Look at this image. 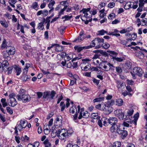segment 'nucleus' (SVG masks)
Masks as SVG:
<instances>
[{"mask_svg": "<svg viewBox=\"0 0 147 147\" xmlns=\"http://www.w3.org/2000/svg\"><path fill=\"white\" fill-rule=\"evenodd\" d=\"M9 64L7 60H4L2 63L0 62V71H2L5 69V67H6L9 65Z\"/></svg>", "mask_w": 147, "mask_h": 147, "instance_id": "nucleus-12", "label": "nucleus"}, {"mask_svg": "<svg viewBox=\"0 0 147 147\" xmlns=\"http://www.w3.org/2000/svg\"><path fill=\"white\" fill-rule=\"evenodd\" d=\"M115 17V15L114 13H112L109 14L108 16L109 19L111 20L113 18H114Z\"/></svg>", "mask_w": 147, "mask_h": 147, "instance_id": "nucleus-46", "label": "nucleus"}, {"mask_svg": "<svg viewBox=\"0 0 147 147\" xmlns=\"http://www.w3.org/2000/svg\"><path fill=\"white\" fill-rule=\"evenodd\" d=\"M15 69L16 71V75H19L21 72V68L16 67L15 68Z\"/></svg>", "mask_w": 147, "mask_h": 147, "instance_id": "nucleus-48", "label": "nucleus"}, {"mask_svg": "<svg viewBox=\"0 0 147 147\" xmlns=\"http://www.w3.org/2000/svg\"><path fill=\"white\" fill-rule=\"evenodd\" d=\"M115 5V3L114 2L110 3L108 4V7L110 8H112Z\"/></svg>", "mask_w": 147, "mask_h": 147, "instance_id": "nucleus-60", "label": "nucleus"}, {"mask_svg": "<svg viewBox=\"0 0 147 147\" xmlns=\"http://www.w3.org/2000/svg\"><path fill=\"white\" fill-rule=\"evenodd\" d=\"M63 130V129H59L57 131H56L57 133V136L59 138V139H60L61 137V136L59 135V134L60 133H61Z\"/></svg>", "mask_w": 147, "mask_h": 147, "instance_id": "nucleus-59", "label": "nucleus"}, {"mask_svg": "<svg viewBox=\"0 0 147 147\" xmlns=\"http://www.w3.org/2000/svg\"><path fill=\"white\" fill-rule=\"evenodd\" d=\"M104 99V98L103 97H99L96 98L93 100V102L94 103H95V102H99L103 100Z\"/></svg>", "mask_w": 147, "mask_h": 147, "instance_id": "nucleus-31", "label": "nucleus"}, {"mask_svg": "<svg viewBox=\"0 0 147 147\" xmlns=\"http://www.w3.org/2000/svg\"><path fill=\"white\" fill-rule=\"evenodd\" d=\"M89 113H88V112L86 111L85 112L83 113V117L85 118H87L89 116Z\"/></svg>", "mask_w": 147, "mask_h": 147, "instance_id": "nucleus-51", "label": "nucleus"}, {"mask_svg": "<svg viewBox=\"0 0 147 147\" xmlns=\"http://www.w3.org/2000/svg\"><path fill=\"white\" fill-rule=\"evenodd\" d=\"M99 34L103 35L105 33H107V32L104 30H102L98 32Z\"/></svg>", "mask_w": 147, "mask_h": 147, "instance_id": "nucleus-53", "label": "nucleus"}, {"mask_svg": "<svg viewBox=\"0 0 147 147\" xmlns=\"http://www.w3.org/2000/svg\"><path fill=\"white\" fill-rule=\"evenodd\" d=\"M7 101L9 105L12 107H15L17 104V102L15 98L8 99Z\"/></svg>", "mask_w": 147, "mask_h": 147, "instance_id": "nucleus-13", "label": "nucleus"}, {"mask_svg": "<svg viewBox=\"0 0 147 147\" xmlns=\"http://www.w3.org/2000/svg\"><path fill=\"white\" fill-rule=\"evenodd\" d=\"M90 68L91 65L90 64H88V65H86L85 67L83 66V67L81 69L82 70L87 71L90 69Z\"/></svg>", "mask_w": 147, "mask_h": 147, "instance_id": "nucleus-35", "label": "nucleus"}, {"mask_svg": "<svg viewBox=\"0 0 147 147\" xmlns=\"http://www.w3.org/2000/svg\"><path fill=\"white\" fill-rule=\"evenodd\" d=\"M85 34H84V31H81L79 34V36L76 38L73 41L76 42H79L83 40L85 37Z\"/></svg>", "mask_w": 147, "mask_h": 147, "instance_id": "nucleus-7", "label": "nucleus"}, {"mask_svg": "<svg viewBox=\"0 0 147 147\" xmlns=\"http://www.w3.org/2000/svg\"><path fill=\"white\" fill-rule=\"evenodd\" d=\"M26 91L24 89H21L19 92V94L17 95V98L19 101L22 100L21 98L26 95Z\"/></svg>", "mask_w": 147, "mask_h": 147, "instance_id": "nucleus-8", "label": "nucleus"}, {"mask_svg": "<svg viewBox=\"0 0 147 147\" xmlns=\"http://www.w3.org/2000/svg\"><path fill=\"white\" fill-rule=\"evenodd\" d=\"M38 29L42 30L44 28V25L43 23H40L38 24Z\"/></svg>", "mask_w": 147, "mask_h": 147, "instance_id": "nucleus-45", "label": "nucleus"}, {"mask_svg": "<svg viewBox=\"0 0 147 147\" xmlns=\"http://www.w3.org/2000/svg\"><path fill=\"white\" fill-rule=\"evenodd\" d=\"M120 124L118 123L117 124L112 125L110 128V131L111 132L113 133H118V131L120 129Z\"/></svg>", "mask_w": 147, "mask_h": 147, "instance_id": "nucleus-6", "label": "nucleus"}, {"mask_svg": "<svg viewBox=\"0 0 147 147\" xmlns=\"http://www.w3.org/2000/svg\"><path fill=\"white\" fill-rule=\"evenodd\" d=\"M101 104H99L98 105H96L95 106V108L97 109H99L101 110H104V108H101Z\"/></svg>", "mask_w": 147, "mask_h": 147, "instance_id": "nucleus-56", "label": "nucleus"}, {"mask_svg": "<svg viewBox=\"0 0 147 147\" xmlns=\"http://www.w3.org/2000/svg\"><path fill=\"white\" fill-rule=\"evenodd\" d=\"M90 8L83 9L80 11V13H82L81 14V20L85 22L84 23L87 24L89 22L92 20L91 17L92 14L90 11Z\"/></svg>", "mask_w": 147, "mask_h": 147, "instance_id": "nucleus-1", "label": "nucleus"}, {"mask_svg": "<svg viewBox=\"0 0 147 147\" xmlns=\"http://www.w3.org/2000/svg\"><path fill=\"white\" fill-rule=\"evenodd\" d=\"M0 118L3 122H5V117L4 115H2L1 114H0Z\"/></svg>", "mask_w": 147, "mask_h": 147, "instance_id": "nucleus-61", "label": "nucleus"}, {"mask_svg": "<svg viewBox=\"0 0 147 147\" xmlns=\"http://www.w3.org/2000/svg\"><path fill=\"white\" fill-rule=\"evenodd\" d=\"M0 23L1 25L4 26L5 27L7 28L8 26V25L6 22L1 21H0Z\"/></svg>", "mask_w": 147, "mask_h": 147, "instance_id": "nucleus-52", "label": "nucleus"}, {"mask_svg": "<svg viewBox=\"0 0 147 147\" xmlns=\"http://www.w3.org/2000/svg\"><path fill=\"white\" fill-rule=\"evenodd\" d=\"M123 129H121V128L118 131V134H121V137L122 139H124L126 137L128 134V132L127 131L124 130V128H123Z\"/></svg>", "mask_w": 147, "mask_h": 147, "instance_id": "nucleus-11", "label": "nucleus"}, {"mask_svg": "<svg viewBox=\"0 0 147 147\" xmlns=\"http://www.w3.org/2000/svg\"><path fill=\"white\" fill-rule=\"evenodd\" d=\"M91 117L93 119H99L100 117L98 115L97 113H93L91 115Z\"/></svg>", "mask_w": 147, "mask_h": 147, "instance_id": "nucleus-23", "label": "nucleus"}, {"mask_svg": "<svg viewBox=\"0 0 147 147\" xmlns=\"http://www.w3.org/2000/svg\"><path fill=\"white\" fill-rule=\"evenodd\" d=\"M72 17V16H69L67 15H65L62 18V19H63L64 18H65V20H68L70 19Z\"/></svg>", "mask_w": 147, "mask_h": 147, "instance_id": "nucleus-50", "label": "nucleus"}, {"mask_svg": "<svg viewBox=\"0 0 147 147\" xmlns=\"http://www.w3.org/2000/svg\"><path fill=\"white\" fill-rule=\"evenodd\" d=\"M121 143L120 142L117 141L114 142L113 144V147H120Z\"/></svg>", "mask_w": 147, "mask_h": 147, "instance_id": "nucleus-34", "label": "nucleus"}, {"mask_svg": "<svg viewBox=\"0 0 147 147\" xmlns=\"http://www.w3.org/2000/svg\"><path fill=\"white\" fill-rule=\"evenodd\" d=\"M30 76L26 75H23L22 77V80L24 81H26L29 80L30 79Z\"/></svg>", "mask_w": 147, "mask_h": 147, "instance_id": "nucleus-21", "label": "nucleus"}, {"mask_svg": "<svg viewBox=\"0 0 147 147\" xmlns=\"http://www.w3.org/2000/svg\"><path fill=\"white\" fill-rule=\"evenodd\" d=\"M134 110L132 109H130L127 112V116H130L133 114Z\"/></svg>", "mask_w": 147, "mask_h": 147, "instance_id": "nucleus-41", "label": "nucleus"}, {"mask_svg": "<svg viewBox=\"0 0 147 147\" xmlns=\"http://www.w3.org/2000/svg\"><path fill=\"white\" fill-rule=\"evenodd\" d=\"M62 123V118L61 116H57L56 119L55 123L57 124V125L59 127L61 126Z\"/></svg>", "mask_w": 147, "mask_h": 147, "instance_id": "nucleus-14", "label": "nucleus"}, {"mask_svg": "<svg viewBox=\"0 0 147 147\" xmlns=\"http://www.w3.org/2000/svg\"><path fill=\"white\" fill-rule=\"evenodd\" d=\"M109 63L107 61H102L100 63L102 69L104 70L107 71L110 69V67L109 66Z\"/></svg>", "mask_w": 147, "mask_h": 147, "instance_id": "nucleus-5", "label": "nucleus"}, {"mask_svg": "<svg viewBox=\"0 0 147 147\" xmlns=\"http://www.w3.org/2000/svg\"><path fill=\"white\" fill-rule=\"evenodd\" d=\"M114 113L115 116L121 120H123L125 119H127V116H124V113L122 112L121 109H116L114 111Z\"/></svg>", "mask_w": 147, "mask_h": 147, "instance_id": "nucleus-4", "label": "nucleus"}, {"mask_svg": "<svg viewBox=\"0 0 147 147\" xmlns=\"http://www.w3.org/2000/svg\"><path fill=\"white\" fill-rule=\"evenodd\" d=\"M133 72L134 73L131 72V74L134 79H135L136 75H137L140 77H141L142 76L143 71L142 69L140 67H134L133 69Z\"/></svg>", "mask_w": 147, "mask_h": 147, "instance_id": "nucleus-3", "label": "nucleus"}, {"mask_svg": "<svg viewBox=\"0 0 147 147\" xmlns=\"http://www.w3.org/2000/svg\"><path fill=\"white\" fill-rule=\"evenodd\" d=\"M136 55L140 59L143 58L144 57V54L141 52L137 53Z\"/></svg>", "mask_w": 147, "mask_h": 147, "instance_id": "nucleus-32", "label": "nucleus"}, {"mask_svg": "<svg viewBox=\"0 0 147 147\" xmlns=\"http://www.w3.org/2000/svg\"><path fill=\"white\" fill-rule=\"evenodd\" d=\"M104 40V39L102 38H96L92 40V43L90 45L86 46V48L90 49L96 46V48L99 49L102 45Z\"/></svg>", "mask_w": 147, "mask_h": 147, "instance_id": "nucleus-2", "label": "nucleus"}, {"mask_svg": "<svg viewBox=\"0 0 147 147\" xmlns=\"http://www.w3.org/2000/svg\"><path fill=\"white\" fill-rule=\"evenodd\" d=\"M108 122H109V124L112 125H114L117 124L118 119L115 117H110L109 119Z\"/></svg>", "mask_w": 147, "mask_h": 147, "instance_id": "nucleus-10", "label": "nucleus"}, {"mask_svg": "<svg viewBox=\"0 0 147 147\" xmlns=\"http://www.w3.org/2000/svg\"><path fill=\"white\" fill-rule=\"evenodd\" d=\"M7 46V44L6 42V40L4 39L1 45V48L3 49L5 48Z\"/></svg>", "mask_w": 147, "mask_h": 147, "instance_id": "nucleus-49", "label": "nucleus"}, {"mask_svg": "<svg viewBox=\"0 0 147 147\" xmlns=\"http://www.w3.org/2000/svg\"><path fill=\"white\" fill-rule=\"evenodd\" d=\"M38 5L37 2H35L33 3L31 7L34 9L35 10H37L38 9Z\"/></svg>", "mask_w": 147, "mask_h": 147, "instance_id": "nucleus-38", "label": "nucleus"}, {"mask_svg": "<svg viewBox=\"0 0 147 147\" xmlns=\"http://www.w3.org/2000/svg\"><path fill=\"white\" fill-rule=\"evenodd\" d=\"M119 31L116 29L114 30L113 31V36H114L118 37L120 36V34L118 33Z\"/></svg>", "mask_w": 147, "mask_h": 147, "instance_id": "nucleus-24", "label": "nucleus"}, {"mask_svg": "<svg viewBox=\"0 0 147 147\" xmlns=\"http://www.w3.org/2000/svg\"><path fill=\"white\" fill-rule=\"evenodd\" d=\"M60 107H61V111H63L65 109V105L63 101H61L60 103Z\"/></svg>", "mask_w": 147, "mask_h": 147, "instance_id": "nucleus-39", "label": "nucleus"}, {"mask_svg": "<svg viewBox=\"0 0 147 147\" xmlns=\"http://www.w3.org/2000/svg\"><path fill=\"white\" fill-rule=\"evenodd\" d=\"M42 14L44 16H46L48 14V11L46 10H45L44 11H42Z\"/></svg>", "mask_w": 147, "mask_h": 147, "instance_id": "nucleus-63", "label": "nucleus"}, {"mask_svg": "<svg viewBox=\"0 0 147 147\" xmlns=\"http://www.w3.org/2000/svg\"><path fill=\"white\" fill-rule=\"evenodd\" d=\"M56 94L55 92L54 91H52L50 93H49L50 99H53Z\"/></svg>", "mask_w": 147, "mask_h": 147, "instance_id": "nucleus-33", "label": "nucleus"}, {"mask_svg": "<svg viewBox=\"0 0 147 147\" xmlns=\"http://www.w3.org/2000/svg\"><path fill=\"white\" fill-rule=\"evenodd\" d=\"M44 98L46 99L47 100H50L49 92H45L43 97Z\"/></svg>", "mask_w": 147, "mask_h": 147, "instance_id": "nucleus-29", "label": "nucleus"}, {"mask_svg": "<svg viewBox=\"0 0 147 147\" xmlns=\"http://www.w3.org/2000/svg\"><path fill=\"white\" fill-rule=\"evenodd\" d=\"M113 59L119 62H121L123 61V60L122 58L119 57H114L113 58Z\"/></svg>", "mask_w": 147, "mask_h": 147, "instance_id": "nucleus-57", "label": "nucleus"}, {"mask_svg": "<svg viewBox=\"0 0 147 147\" xmlns=\"http://www.w3.org/2000/svg\"><path fill=\"white\" fill-rule=\"evenodd\" d=\"M6 110L7 112L10 115H12L13 113V111L12 109L9 107H6Z\"/></svg>", "mask_w": 147, "mask_h": 147, "instance_id": "nucleus-44", "label": "nucleus"}, {"mask_svg": "<svg viewBox=\"0 0 147 147\" xmlns=\"http://www.w3.org/2000/svg\"><path fill=\"white\" fill-rule=\"evenodd\" d=\"M110 46V45L107 43H104L103 42L102 45V47L105 49H108Z\"/></svg>", "mask_w": 147, "mask_h": 147, "instance_id": "nucleus-47", "label": "nucleus"}, {"mask_svg": "<svg viewBox=\"0 0 147 147\" xmlns=\"http://www.w3.org/2000/svg\"><path fill=\"white\" fill-rule=\"evenodd\" d=\"M3 107H5L8 105V103L6 102V99L2 98L1 100Z\"/></svg>", "mask_w": 147, "mask_h": 147, "instance_id": "nucleus-28", "label": "nucleus"}, {"mask_svg": "<svg viewBox=\"0 0 147 147\" xmlns=\"http://www.w3.org/2000/svg\"><path fill=\"white\" fill-rule=\"evenodd\" d=\"M6 51L9 55H14L15 52L16 50L15 48L11 46H7L6 47Z\"/></svg>", "mask_w": 147, "mask_h": 147, "instance_id": "nucleus-9", "label": "nucleus"}, {"mask_svg": "<svg viewBox=\"0 0 147 147\" xmlns=\"http://www.w3.org/2000/svg\"><path fill=\"white\" fill-rule=\"evenodd\" d=\"M20 124L22 126H24V128H25L27 125V122L26 121H23L22 120L20 121Z\"/></svg>", "mask_w": 147, "mask_h": 147, "instance_id": "nucleus-40", "label": "nucleus"}, {"mask_svg": "<svg viewBox=\"0 0 147 147\" xmlns=\"http://www.w3.org/2000/svg\"><path fill=\"white\" fill-rule=\"evenodd\" d=\"M45 147H51V144L48 142L47 139H46L44 142Z\"/></svg>", "mask_w": 147, "mask_h": 147, "instance_id": "nucleus-37", "label": "nucleus"}, {"mask_svg": "<svg viewBox=\"0 0 147 147\" xmlns=\"http://www.w3.org/2000/svg\"><path fill=\"white\" fill-rule=\"evenodd\" d=\"M55 2L54 1H53L51 3H49L48 5V7L50 9H51L49 11V13H50L51 12L53 11L54 10V8L53 7V6L55 4Z\"/></svg>", "mask_w": 147, "mask_h": 147, "instance_id": "nucleus-20", "label": "nucleus"}, {"mask_svg": "<svg viewBox=\"0 0 147 147\" xmlns=\"http://www.w3.org/2000/svg\"><path fill=\"white\" fill-rule=\"evenodd\" d=\"M86 47H80L79 46H75L74 48L75 50H76L78 52H80L82 51L83 49H87L86 48Z\"/></svg>", "mask_w": 147, "mask_h": 147, "instance_id": "nucleus-26", "label": "nucleus"}, {"mask_svg": "<svg viewBox=\"0 0 147 147\" xmlns=\"http://www.w3.org/2000/svg\"><path fill=\"white\" fill-rule=\"evenodd\" d=\"M82 62L81 63L80 66H81V68H82L83 67V66H84L85 65L89 64L88 63V62L90 61V60L89 59L86 58L82 59Z\"/></svg>", "mask_w": 147, "mask_h": 147, "instance_id": "nucleus-15", "label": "nucleus"}, {"mask_svg": "<svg viewBox=\"0 0 147 147\" xmlns=\"http://www.w3.org/2000/svg\"><path fill=\"white\" fill-rule=\"evenodd\" d=\"M139 7H143L144 5V0H139Z\"/></svg>", "mask_w": 147, "mask_h": 147, "instance_id": "nucleus-54", "label": "nucleus"}, {"mask_svg": "<svg viewBox=\"0 0 147 147\" xmlns=\"http://www.w3.org/2000/svg\"><path fill=\"white\" fill-rule=\"evenodd\" d=\"M76 107L77 105H73L71 107H70L69 109L70 112L72 113V114H74V113L75 111L76 112H78Z\"/></svg>", "mask_w": 147, "mask_h": 147, "instance_id": "nucleus-22", "label": "nucleus"}, {"mask_svg": "<svg viewBox=\"0 0 147 147\" xmlns=\"http://www.w3.org/2000/svg\"><path fill=\"white\" fill-rule=\"evenodd\" d=\"M12 67H9L7 68V74L9 75L11 74L12 72Z\"/></svg>", "mask_w": 147, "mask_h": 147, "instance_id": "nucleus-55", "label": "nucleus"}, {"mask_svg": "<svg viewBox=\"0 0 147 147\" xmlns=\"http://www.w3.org/2000/svg\"><path fill=\"white\" fill-rule=\"evenodd\" d=\"M22 100L24 102H26L29 101L30 100V97L29 95L26 94L24 96L21 98Z\"/></svg>", "mask_w": 147, "mask_h": 147, "instance_id": "nucleus-17", "label": "nucleus"}, {"mask_svg": "<svg viewBox=\"0 0 147 147\" xmlns=\"http://www.w3.org/2000/svg\"><path fill=\"white\" fill-rule=\"evenodd\" d=\"M123 101L121 99H117L116 101V105L118 106H120L123 105Z\"/></svg>", "mask_w": 147, "mask_h": 147, "instance_id": "nucleus-27", "label": "nucleus"}, {"mask_svg": "<svg viewBox=\"0 0 147 147\" xmlns=\"http://www.w3.org/2000/svg\"><path fill=\"white\" fill-rule=\"evenodd\" d=\"M24 126H22V125H21L20 124H18L15 127V129H18L20 131L22 130L24 128Z\"/></svg>", "mask_w": 147, "mask_h": 147, "instance_id": "nucleus-36", "label": "nucleus"}, {"mask_svg": "<svg viewBox=\"0 0 147 147\" xmlns=\"http://www.w3.org/2000/svg\"><path fill=\"white\" fill-rule=\"evenodd\" d=\"M115 69L117 73L120 74L122 71V69L121 67L119 66L115 67Z\"/></svg>", "mask_w": 147, "mask_h": 147, "instance_id": "nucleus-43", "label": "nucleus"}, {"mask_svg": "<svg viewBox=\"0 0 147 147\" xmlns=\"http://www.w3.org/2000/svg\"><path fill=\"white\" fill-rule=\"evenodd\" d=\"M117 86L118 88L123 89L124 88L125 84L124 83L120 81H118L117 82Z\"/></svg>", "mask_w": 147, "mask_h": 147, "instance_id": "nucleus-18", "label": "nucleus"}, {"mask_svg": "<svg viewBox=\"0 0 147 147\" xmlns=\"http://www.w3.org/2000/svg\"><path fill=\"white\" fill-rule=\"evenodd\" d=\"M134 3L133 2H128L126 3L124 6V8L125 9H129L132 7V5H133Z\"/></svg>", "mask_w": 147, "mask_h": 147, "instance_id": "nucleus-16", "label": "nucleus"}, {"mask_svg": "<svg viewBox=\"0 0 147 147\" xmlns=\"http://www.w3.org/2000/svg\"><path fill=\"white\" fill-rule=\"evenodd\" d=\"M104 120H103V119H102L103 123V125L105 126H108V124H109V122L108 121V120H109V119L107 118H105L104 119Z\"/></svg>", "mask_w": 147, "mask_h": 147, "instance_id": "nucleus-42", "label": "nucleus"}, {"mask_svg": "<svg viewBox=\"0 0 147 147\" xmlns=\"http://www.w3.org/2000/svg\"><path fill=\"white\" fill-rule=\"evenodd\" d=\"M61 136H62L63 137L62 138V136H61L60 139L62 140H64L69 136V133L67 131L64 133H63Z\"/></svg>", "mask_w": 147, "mask_h": 147, "instance_id": "nucleus-25", "label": "nucleus"}, {"mask_svg": "<svg viewBox=\"0 0 147 147\" xmlns=\"http://www.w3.org/2000/svg\"><path fill=\"white\" fill-rule=\"evenodd\" d=\"M106 3L104 2H102L100 3L98 5L99 8L101 9L102 8L104 7Z\"/></svg>", "mask_w": 147, "mask_h": 147, "instance_id": "nucleus-58", "label": "nucleus"}, {"mask_svg": "<svg viewBox=\"0 0 147 147\" xmlns=\"http://www.w3.org/2000/svg\"><path fill=\"white\" fill-rule=\"evenodd\" d=\"M3 55L4 57L5 58H6L8 57L9 55H10L8 54V53L6 51V52H3Z\"/></svg>", "mask_w": 147, "mask_h": 147, "instance_id": "nucleus-62", "label": "nucleus"}, {"mask_svg": "<svg viewBox=\"0 0 147 147\" xmlns=\"http://www.w3.org/2000/svg\"><path fill=\"white\" fill-rule=\"evenodd\" d=\"M67 147H79V146L76 145L74 144V145H73L71 144H68L67 146Z\"/></svg>", "mask_w": 147, "mask_h": 147, "instance_id": "nucleus-64", "label": "nucleus"}, {"mask_svg": "<svg viewBox=\"0 0 147 147\" xmlns=\"http://www.w3.org/2000/svg\"><path fill=\"white\" fill-rule=\"evenodd\" d=\"M78 112H76V114L74 115L73 117L74 120H76L77 119L80 110V107L79 105L77 106Z\"/></svg>", "mask_w": 147, "mask_h": 147, "instance_id": "nucleus-30", "label": "nucleus"}, {"mask_svg": "<svg viewBox=\"0 0 147 147\" xmlns=\"http://www.w3.org/2000/svg\"><path fill=\"white\" fill-rule=\"evenodd\" d=\"M53 46L55 47V50L57 51H61L63 50V47L62 46H60L57 44H54L53 45Z\"/></svg>", "mask_w": 147, "mask_h": 147, "instance_id": "nucleus-19", "label": "nucleus"}]
</instances>
